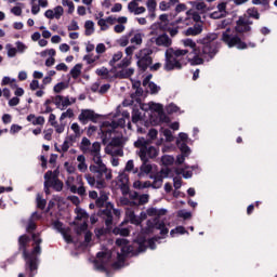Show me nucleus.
Segmentation results:
<instances>
[{
	"instance_id": "f257e3e1",
	"label": "nucleus",
	"mask_w": 277,
	"mask_h": 277,
	"mask_svg": "<svg viewBox=\"0 0 277 277\" xmlns=\"http://www.w3.org/2000/svg\"><path fill=\"white\" fill-rule=\"evenodd\" d=\"M197 42L198 44H201V47H198L192 39L182 40V44L190 50L187 55L188 64H190V66H201L205 64V58L209 57L210 60H213L220 51V42H217V34L215 32L208 34Z\"/></svg>"
},
{
	"instance_id": "f03ea898",
	"label": "nucleus",
	"mask_w": 277,
	"mask_h": 277,
	"mask_svg": "<svg viewBox=\"0 0 277 277\" xmlns=\"http://www.w3.org/2000/svg\"><path fill=\"white\" fill-rule=\"evenodd\" d=\"M34 241V247L29 250V246ZM42 238H40V233H32L31 237L24 234L18 237L17 246L18 252H22L23 259L25 261V269L28 272L29 277H34L38 274V265L40 264V254H42Z\"/></svg>"
},
{
	"instance_id": "7ed1b4c3",
	"label": "nucleus",
	"mask_w": 277,
	"mask_h": 277,
	"mask_svg": "<svg viewBox=\"0 0 277 277\" xmlns=\"http://www.w3.org/2000/svg\"><path fill=\"white\" fill-rule=\"evenodd\" d=\"M93 163L90 164L89 170L96 179V188L103 189L107 185L105 181H111V169L107 168V164L103 162L101 154L92 158Z\"/></svg>"
},
{
	"instance_id": "20e7f679",
	"label": "nucleus",
	"mask_w": 277,
	"mask_h": 277,
	"mask_svg": "<svg viewBox=\"0 0 277 277\" xmlns=\"http://www.w3.org/2000/svg\"><path fill=\"white\" fill-rule=\"evenodd\" d=\"M221 40L229 49L236 47V49H238L239 51H243L248 49V47H251V49H254V47H256V43L254 42L246 43V41L241 40V37H239L237 32L233 31L230 28H226V30L222 32Z\"/></svg>"
},
{
	"instance_id": "39448f33",
	"label": "nucleus",
	"mask_w": 277,
	"mask_h": 277,
	"mask_svg": "<svg viewBox=\"0 0 277 277\" xmlns=\"http://www.w3.org/2000/svg\"><path fill=\"white\" fill-rule=\"evenodd\" d=\"M111 209H114V205L108 202L106 203V208L101 212L106 227L95 229V236L97 237V239L109 235V233H111V230L114 229V216L111 215Z\"/></svg>"
},
{
	"instance_id": "423d86ee",
	"label": "nucleus",
	"mask_w": 277,
	"mask_h": 277,
	"mask_svg": "<svg viewBox=\"0 0 277 277\" xmlns=\"http://www.w3.org/2000/svg\"><path fill=\"white\" fill-rule=\"evenodd\" d=\"M150 141L149 140H145L144 137L138 138L134 145L136 148H140V159L141 161H148V159H155L157 157V155H159V149H157V147L155 146H149Z\"/></svg>"
},
{
	"instance_id": "0eeeda50",
	"label": "nucleus",
	"mask_w": 277,
	"mask_h": 277,
	"mask_svg": "<svg viewBox=\"0 0 277 277\" xmlns=\"http://www.w3.org/2000/svg\"><path fill=\"white\" fill-rule=\"evenodd\" d=\"M80 150L83 153V155H90V157L93 159L94 157H98V155H101V143L94 142L92 144L90 138L83 136L80 142Z\"/></svg>"
},
{
	"instance_id": "6e6552de",
	"label": "nucleus",
	"mask_w": 277,
	"mask_h": 277,
	"mask_svg": "<svg viewBox=\"0 0 277 277\" xmlns=\"http://www.w3.org/2000/svg\"><path fill=\"white\" fill-rule=\"evenodd\" d=\"M153 50L145 48L143 50H141L137 54V66L140 68V70H142V72H146V70H148V67L151 66L153 64Z\"/></svg>"
},
{
	"instance_id": "1a4fd4ad",
	"label": "nucleus",
	"mask_w": 277,
	"mask_h": 277,
	"mask_svg": "<svg viewBox=\"0 0 277 277\" xmlns=\"http://www.w3.org/2000/svg\"><path fill=\"white\" fill-rule=\"evenodd\" d=\"M65 185L71 194H78V196H81V197L88 196L85 192V186H83V180L81 179V176H77L76 184H75V177L69 176L65 182Z\"/></svg>"
},
{
	"instance_id": "9d476101",
	"label": "nucleus",
	"mask_w": 277,
	"mask_h": 277,
	"mask_svg": "<svg viewBox=\"0 0 277 277\" xmlns=\"http://www.w3.org/2000/svg\"><path fill=\"white\" fill-rule=\"evenodd\" d=\"M172 53V48L167 49L164 53L163 68L164 70H167V72H170L171 70H181V68H183V64H181V61L176 60V57H174Z\"/></svg>"
},
{
	"instance_id": "9b49d317",
	"label": "nucleus",
	"mask_w": 277,
	"mask_h": 277,
	"mask_svg": "<svg viewBox=\"0 0 277 277\" xmlns=\"http://www.w3.org/2000/svg\"><path fill=\"white\" fill-rule=\"evenodd\" d=\"M45 174H48V185L54 189V192H62L64 189V182L57 177L60 172L57 170L54 171H48Z\"/></svg>"
},
{
	"instance_id": "f8f14e48",
	"label": "nucleus",
	"mask_w": 277,
	"mask_h": 277,
	"mask_svg": "<svg viewBox=\"0 0 277 277\" xmlns=\"http://www.w3.org/2000/svg\"><path fill=\"white\" fill-rule=\"evenodd\" d=\"M78 120L81 124H88L90 121L96 122V120H98V115H96L92 109H82L78 116Z\"/></svg>"
},
{
	"instance_id": "ddd939ff",
	"label": "nucleus",
	"mask_w": 277,
	"mask_h": 277,
	"mask_svg": "<svg viewBox=\"0 0 277 277\" xmlns=\"http://www.w3.org/2000/svg\"><path fill=\"white\" fill-rule=\"evenodd\" d=\"M186 17H180L175 21L176 25H179V23H184V25H189V21H194L195 23H200L201 17L200 14L198 12H195L194 10H189L186 12Z\"/></svg>"
},
{
	"instance_id": "4468645a",
	"label": "nucleus",
	"mask_w": 277,
	"mask_h": 277,
	"mask_svg": "<svg viewBox=\"0 0 277 277\" xmlns=\"http://www.w3.org/2000/svg\"><path fill=\"white\" fill-rule=\"evenodd\" d=\"M148 226L150 228H156V230H160L162 237H166V235L170 233V229L166 227V222L159 220V217L154 219L151 223L149 221Z\"/></svg>"
},
{
	"instance_id": "2eb2a0df",
	"label": "nucleus",
	"mask_w": 277,
	"mask_h": 277,
	"mask_svg": "<svg viewBox=\"0 0 277 277\" xmlns=\"http://www.w3.org/2000/svg\"><path fill=\"white\" fill-rule=\"evenodd\" d=\"M155 44L157 47H164V49H170V47H172V39L170 36H168V34H162L155 38Z\"/></svg>"
},
{
	"instance_id": "dca6fc26",
	"label": "nucleus",
	"mask_w": 277,
	"mask_h": 277,
	"mask_svg": "<svg viewBox=\"0 0 277 277\" xmlns=\"http://www.w3.org/2000/svg\"><path fill=\"white\" fill-rule=\"evenodd\" d=\"M235 31L236 34H248V31H252V27L246 25V18L239 17L236 22Z\"/></svg>"
},
{
	"instance_id": "f3484780",
	"label": "nucleus",
	"mask_w": 277,
	"mask_h": 277,
	"mask_svg": "<svg viewBox=\"0 0 277 277\" xmlns=\"http://www.w3.org/2000/svg\"><path fill=\"white\" fill-rule=\"evenodd\" d=\"M26 120L28 122H31V124H34V127H43L44 122H47V120L44 119V117L42 116H39V117H36V115L34 114H30L26 117Z\"/></svg>"
},
{
	"instance_id": "a211bd4d",
	"label": "nucleus",
	"mask_w": 277,
	"mask_h": 277,
	"mask_svg": "<svg viewBox=\"0 0 277 277\" xmlns=\"http://www.w3.org/2000/svg\"><path fill=\"white\" fill-rule=\"evenodd\" d=\"M126 217L130 221V224H134L135 226H140V224H142V219L135 215V212L133 210L128 209L126 211Z\"/></svg>"
},
{
	"instance_id": "6ab92c4d",
	"label": "nucleus",
	"mask_w": 277,
	"mask_h": 277,
	"mask_svg": "<svg viewBox=\"0 0 277 277\" xmlns=\"http://www.w3.org/2000/svg\"><path fill=\"white\" fill-rule=\"evenodd\" d=\"M131 252H133V249L131 248V246L126 245L121 247V252L117 253L118 261H121V263H124V259H127V256H129Z\"/></svg>"
},
{
	"instance_id": "aec40b11",
	"label": "nucleus",
	"mask_w": 277,
	"mask_h": 277,
	"mask_svg": "<svg viewBox=\"0 0 277 277\" xmlns=\"http://www.w3.org/2000/svg\"><path fill=\"white\" fill-rule=\"evenodd\" d=\"M200 34H202V25L200 24L194 25L185 31V36H200Z\"/></svg>"
},
{
	"instance_id": "412c9836",
	"label": "nucleus",
	"mask_w": 277,
	"mask_h": 277,
	"mask_svg": "<svg viewBox=\"0 0 277 277\" xmlns=\"http://www.w3.org/2000/svg\"><path fill=\"white\" fill-rule=\"evenodd\" d=\"M162 185H163V175L161 174L154 175V182L151 183V187L154 189H161Z\"/></svg>"
},
{
	"instance_id": "4be33fe9",
	"label": "nucleus",
	"mask_w": 277,
	"mask_h": 277,
	"mask_svg": "<svg viewBox=\"0 0 277 277\" xmlns=\"http://www.w3.org/2000/svg\"><path fill=\"white\" fill-rule=\"evenodd\" d=\"M81 68H83V65L81 64H76L71 70H70V75L72 77V79H79V77L81 76Z\"/></svg>"
},
{
	"instance_id": "5701e85b",
	"label": "nucleus",
	"mask_w": 277,
	"mask_h": 277,
	"mask_svg": "<svg viewBox=\"0 0 277 277\" xmlns=\"http://www.w3.org/2000/svg\"><path fill=\"white\" fill-rule=\"evenodd\" d=\"M84 36H92L94 34V22L93 21H87L84 23Z\"/></svg>"
},
{
	"instance_id": "b1692460",
	"label": "nucleus",
	"mask_w": 277,
	"mask_h": 277,
	"mask_svg": "<svg viewBox=\"0 0 277 277\" xmlns=\"http://www.w3.org/2000/svg\"><path fill=\"white\" fill-rule=\"evenodd\" d=\"M114 235H120L121 237H129V235H131V232L129 230V228H124V227H115L113 229Z\"/></svg>"
},
{
	"instance_id": "393cba45",
	"label": "nucleus",
	"mask_w": 277,
	"mask_h": 277,
	"mask_svg": "<svg viewBox=\"0 0 277 277\" xmlns=\"http://www.w3.org/2000/svg\"><path fill=\"white\" fill-rule=\"evenodd\" d=\"M107 200H109L107 194L101 193L100 197L95 201V205L96 207L102 208L104 205H107Z\"/></svg>"
},
{
	"instance_id": "a878e982",
	"label": "nucleus",
	"mask_w": 277,
	"mask_h": 277,
	"mask_svg": "<svg viewBox=\"0 0 277 277\" xmlns=\"http://www.w3.org/2000/svg\"><path fill=\"white\" fill-rule=\"evenodd\" d=\"M36 202H37V209H40L41 211H44V209H47V199H42L41 194L37 195Z\"/></svg>"
},
{
	"instance_id": "bb28decb",
	"label": "nucleus",
	"mask_w": 277,
	"mask_h": 277,
	"mask_svg": "<svg viewBox=\"0 0 277 277\" xmlns=\"http://www.w3.org/2000/svg\"><path fill=\"white\" fill-rule=\"evenodd\" d=\"M148 200H149V196L148 195H146V194L138 195V200L134 201L133 205L135 207H142V205H147Z\"/></svg>"
},
{
	"instance_id": "cd10ccee",
	"label": "nucleus",
	"mask_w": 277,
	"mask_h": 277,
	"mask_svg": "<svg viewBox=\"0 0 277 277\" xmlns=\"http://www.w3.org/2000/svg\"><path fill=\"white\" fill-rule=\"evenodd\" d=\"M185 234L188 235L189 232H187V229H185L184 226H177V227L171 229V232H170L171 237H174V235H185Z\"/></svg>"
},
{
	"instance_id": "c85d7f7f",
	"label": "nucleus",
	"mask_w": 277,
	"mask_h": 277,
	"mask_svg": "<svg viewBox=\"0 0 277 277\" xmlns=\"http://www.w3.org/2000/svg\"><path fill=\"white\" fill-rule=\"evenodd\" d=\"M141 120H142V111H140V109H133L132 110L133 124H137V122H141Z\"/></svg>"
},
{
	"instance_id": "c756f323",
	"label": "nucleus",
	"mask_w": 277,
	"mask_h": 277,
	"mask_svg": "<svg viewBox=\"0 0 277 277\" xmlns=\"http://www.w3.org/2000/svg\"><path fill=\"white\" fill-rule=\"evenodd\" d=\"M76 213H77V220H88V217H90L88 212H85V210L81 208H77Z\"/></svg>"
},
{
	"instance_id": "7c9ffc66",
	"label": "nucleus",
	"mask_w": 277,
	"mask_h": 277,
	"mask_svg": "<svg viewBox=\"0 0 277 277\" xmlns=\"http://www.w3.org/2000/svg\"><path fill=\"white\" fill-rule=\"evenodd\" d=\"M64 8H68V14H72L75 12V3L70 0H62Z\"/></svg>"
},
{
	"instance_id": "2f4dec72",
	"label": "nucleus",
	"mask_w": 277,
	"mask_h": 277,
	"mask_svg": "<svg viewBox=\"0 0 277 277\" xmlns=\"http://www.w3.org/2000/svg\"><path fill=\"white\" fill-rule=\"evenodd\" d=\"M43 179H44V183H43L44 194L47 196H50L51 195V186L49 184V174H44Z\"/></svg>"
},
{
	"instance_id": "473e14b6",
	"label": "nucleus",
	"mask_w": 277,
	"mask_h": 277,
	"mask_svg": "<svg viewBox=\"0 0 277 277\" xmlns=\"http://www.w3.org/2000/svg\"><path fill=\"white\" fill-rule=\"evenodd\" d=\"M122 60V52H117L113 55V58L109 61V66H116L117 62Z\"/></svg>"
},
{
	"instance_id": "72a5a7b5",
	"label": "nucleus",
	"mask_w": 277,
	"mask_h": 277,
	"mask_svg": "<svg viewBox=\"0 0 277 277\" xmlns=\"http://www.w3.org/2000/svg\"><path fill=\"white\" fill-rule=\"evenodd\" d=\"M53 12H54V18H56V21H60L62 16H64V8L62 5L54 8Z\"/></svg>"
},
{
	"instance_id": "f704fd0d",
	"label": "nucleus",
	"mask_w": 277,
	"mask_h": 277,
	"mask_svg": "<svg viewBox=\"0 0 277 277\" xmlns=\"http://www.w3.org/2000/svg\"><path fill=\"white\" fill-rule=\"evenodd\" d=\"M84 179L85 181L88 182V184L91 186V187H96V176L90 174V173H87L84 175Z\"/></svg>"
},
{
	"instance_id": "c9c22d12",
	"label": "nucleus",
	"mask_w": 277,
	"mask_h": 277,
	"mask_svg": "<svg viewBox=\"0 0 277 277\" xmlns=\"http://www.w3.org/2000/svg\"><path fill=\"white\" fill-rule=\"evenodd\" d=\"M148 161H143V164L141 166V172L143 174H150V172H153V166L147 164Z\"/></svg>"
},
{
	"instance_id": "e433bc0d",
	"label": "nucleus",
	"mask_w": 277,
	"mask_h": 277,
	"mask_svg": "<svg viewBox=\"0 0 277 277\" xmlns=\"http://www.w3.org/2000/svg\"><path fill=\"white\" fill-rule=\"evenodd\" d=\"M38 228V225H36V222H34V219H29L28 224L26 226V233H34Z\"/></svg>"
},
{
	"instance_id": "4c0bfd02",
	"label": "nucleus",
	"mask_w": 277,
	"mask_h": 277,
	"mask_svg": "<svg viewBox=\"0 0 277 277\" xmlns=\"http://www.w3.org/2000/svg\"><path fill=\"white\" fill-rule=\"evenodd\" d=\"M118 185H129V175L126 173L119 174Z\"/></svg>"
},
{
	"instance_id": "58836bf2",
	"label": "nucleus",
	"mask_w": 277,
	"mask_h": 277,
	"mask_svg": "<svg viewBox=\"0 0 277 277\" xmlns=\"http://www.w3.org/2000/svg\"><path fill=\"white\" fill-rule=\"evenodd\" d=\"M147 85L150 94H159V90H161V87L157 85L155 82H149Z\"/></svg>"
},
{
	"instance_id": "ea45409f",
	"label": "nucleus",
	"mask_w": 277,
	"mask_h": 277,
	"mask_svg": "<svg viewBox=\"0 0 277 277\" xmlns=\"http://www.w3.org/2000/svg\"><path fill=\"white\" fill-rule=\"evenodd\" d=\"M172 55L174 56V57H183V55H187V53L189 54V50H187V49H185V50H181V49H179V50H174L173 48H172Z\"/></svg>"
},
{
	"instance_id": "a19ab883",
	"label": "nucleus",
	"mask_w": 277,
	"mask_h": 277,
	"mask_svg": "<svg viewBox=\"0 0 277 277\" xmlns=\"http://www.w3.org/2000/svg\"><path fill=\"white\" fill-rule=\"evenodd\" d=\"M53 228H55L57 233H61V235L66 230V228L64 227V223H62V221H55L53 223Z\"/></svg>"
},
{
	"instance_id": "79ce46f5",
	"label": "nucleus",
	"mask_w": 277,
	"mask_h": 277,
	"mask_svg": "<svg viewBox=\"0 0 277 277\" xmlns=\"http://www.w3.org/2000/svg\"><path fill=\"white\" fill-rule=\"evenodd\" d=\"M180 150H181L182 155H186L188 157L192 153V149L189 148V146H187V143H181Z\"/></svg>"
},
{
	"instance_id": "37998d69",
	"label": "nucleus",
	"mask_w": 277,
	"mask_h": 277,
	"mask_svg": "<svg viewBox=\"0 0 277 277\" xmlns=\"http://www.w3.org/2000/svg\"><path fill=\"white\" fill-rule=\"evenodd\" d=\"M142 34L136 32L134 36L130 39L131 44H142Z\"/></svg>"
},
{
	"instance_id": "c03bdc74",
	"label": "nucleus",
	"mask_w": 277,
	"mask_h": 277,
	"mask_svg": "<svg viewBox=\"0 0 277 277\" xmlns=\"http://www.w3.org/2000/svg\"><path fill=\"white\" fill-rule=\"evenodd\" d=\"M131 38V34L122 36L119 40H118V44L119 47H127L129 44V40Z\"/></svg>"
},
{
	"instance_id": "a18cd8bd",
	"label": "nucleus",
	"mask_w": 277,
	"mask_h": 277,
	"mask_svg": "<svg viewBox=\"0 0 277 277\" xmlns=\"http://www.w3.org/2000/svg\"><path fill=\"white\" fill-rule=\"evenodd\" d=\"M148 12H156L157 10V0H147L146 2Z\"/></svg>"
},
{
	"instance_id": "49530a36",
	"label": "nucleus",
	"mask_w": 277,
	"mask_h": 277,
	"mask_svg": "<svg viewBox=\"0 0 277 277\" xmlns=\"http://www.w3.org/2000/svg\"><path fill=\"white\" fill-rule=\"evenodd\" d=\"M72 116H75V113L71 108H68L65 113H62L60 121L62 122V120H66V118H72Z\"/></svg>"
},
{
	"instance_id": "de8ad7c7",
	"label": "nucleus",
	"mask_w": 277,
	"mask_h": 277,
	"mask_svg": "<svg viewBox=\"0 0 277 277\" xmlns=\"http://www.w3.org/2000/svg\"><path fill=\"white\" fill-rule=\"evenodd\" d=\"M97 25L101 27L102 31H107V29H109V25H107V18H100L97 21Z\"/></svg>"
},
{
	"instance_id": "09e8293b",
	"label": "nucleus",
	"mask_w": 277,
	"mask_h": 277,
	"mask_svg": "<svg viewBox=\"0 0 277 277\" xmlns=\"http://www.w3.org/2000/svg\"><path fill=\"white\" fill-rule=\"evenodd\" d=\"M6 50H8V57H16V53H17L16 48H14V47H12V44L8 43Z\"/></svg>"
},
{
	"instance_id": "8fccbe9b",
	"label": "nucleus",
	"mask_w": 277,
	"mask_h": 277,
	"mask_svg": "<svg viewBox=\"0 0 277 277\" xmlns=\"http://www.w3.org/2000/svg\"><path fill=\"white\" fill-rule=\"evenodd\" d=\"M161 161L163 166H172V163H174V157L168 155L162 156Z\"/></svg>"
},
{
	"instance_id": "3c124183",
	"label": "nucleus",
	"mask_w": 277,
	"mask_h": 277,
	"mask_svg": "<svg viewBox=\"0 0 277 277\" xmlns=\"http://www.w3.org/2000/svg\"><path fill=\"white\" fill-rule=\"evenodd\" d=\"M248 14H249L250 18H255V21H259V18H261V14L259 13V11L256 9H249Z\"/></svg>"
},
{
	"instance_id": "603ef678",
	"label": "nucleus",
	"mask_w": 277,
	"mask_h": 277,
	"mask_svg": "<svg viewBox=\"0 0 277 277\" xmlns=\"http://www.w3.org/2000/svg\"><path fill=\"white\" fill-rule=\"evenodd\" d=\"M176 174H182L185 179H192L194 173L192 171H185V169H177Z\"/></svg>"
},
{
	"instance_id": "864d4df0",
	"label": "nucleus",
	"mask_w": 277,
	"mask_h": 277,
	"mask_svg": "<svg viewBox=\"0 0 277 277\" xmlns=\"http://www.w3.org/2000/svg\"><path fill=\"white\" fill-rule=\"evenodd\" d=\"M57 153H68V148H70V143L68 141H64L61 146V149L55 147Z\"/></svg>"
},
{
	"instance_id": "5fc2aeb1",
	"label": "nucleus",
	"mask_w": 277,
	"mask_h": 277,
	"mask_svg": "<svg viewBox=\"0 0 277 277\" xmlns=\"http://www.w3.org/2000/svg\"><path fill=\"white\" fill-rule=\"evenodd\" d=\"M96 75L98 77H108L109 76V69H107L106 67H102L100 69H96Z\"/></svg>"
},
{
	"instance_id": "6e6d98bb",
	"label": "nucleus",
	"mask_w": 277,
	"mask_h": 277,
	"mask_svg": "<svg viewBox=\"0 0 277 277\" xmlns=\"http://www.w3.org/2000/svg\"><path fill=\"white\" fill-rule=\"evenodd\" d=\"M54 92L55 94H60L62 90H66V83L65 82H58L57 84L54 85Z\"/></svg>"
},
{
	"instance_id": "4d7b16f0",
	"label": "nucleus",
	"mask_w": 277,
	"mask_h": 277,
	"mask_svg": "<svg viewBox=\"0 0 277 277\" xmlns=\"http://www.w3.org/2000/svg\"><path fill=\"white\" fill-rule=\"evenodd\" d=\"M71 131H74L76 137H79V135H81V127H79V123L77 122L72 123Z\"/></svg>"
},
{
	"instance_id": "13d9d810",
	"label": "nucleus",
	"mask_w": 277,
	"mask_h": 277,
	"mask_svg": "<svg viewBox=\"0 0 277 277\" xmlns=\"http://www.w3.org/2000/svg\"><path fill=\"white\" fill-rule=\"evenodd\" d=\"M44 133V140H47V142H51V140H53V129H48L43 131Z\"/></svg>"
},
{
	"instance_id": "bf43d9fd",
	"label": "nucleus",
	"mask_w": 277,
	"mask_h": 277,
	"mask_svg": "<svg viewBox=\"0 0 277 277\" xmlns=\"http://www.w3.org/2000/svg\"><path fill=\"white\" fill-rule=\"evenodd\" d=\"M94 265H95L96 269H98V272L107 273V267H105V263L100 262V261H95Z\"/></svg>"
},
{
	"instance_id": "052dcab7",
	"label": "nucleus",
	"mask_w": 277,
	"mask_h": 277,
	"mask_svg": "<svg viewBox=\"0 0 277 277\" xmlns=\"http://www.w3.org/2000/svg\"><path fill=\"white\" fill-rule=\"evenodd\" d=\"M67 200H70V202L72 205H75L76 207H79V205H81V200L79 199V197L72 195V196H68Z\"/></svg>"
},
{
	"instance_id": "680f3d73",
	"label": "nucleus",
	"mask_w": 277,
	"mask_h": 277,
	"mask_svg": "<svg viewBox=\"0 0 277 277\" xmlns=\"http://www.w3.org/2000/svg\"><path fill=\"white\" fill-rule=\"evenodd\" d=\"M177 215H179V217H183V220H189V217H192V212L181 210V211H179Z\"/></svg>"
},
{
	"instance_id": "e2e57ef3",
	"label": "nucleus",
	"mask_w": 277,
	"mask_h": 277,
	"mask_svg": "<svg viewBox=\"0 0 277 277\" xmlns=\"http://www.w3.org/2000/svg\"><path fill=\"white\" fill-rule=\"evenodd\" d=\"M61 235L65 239L66 243H72V236H70V234H68L67 229H65Z\"/></svg>"
},
{
	"instance_id": "0e129e2a",
	"label": "nucleus",
	"mask_w": 277,
	"mask_h": 277,
	"mask_svg": "<svg viewBox=\"0 0 277 277\" xmlns=\"http://www.w3.org/2000/svg\"><path fill=\"white\" fill-rule=\"evenodd\" d=\"M176 111H179V106L175 104H170L167 106V114H176Z\"/></svg>"
},
{
	"instance_id": "69168bd1",
	"label": "nucleus",
	"mask_w": 277,
	"mask_h": 277,
	"mask_svg": "<svg viewBox=\"0 0 277 277\" xmlns=\"http://www.w3.org/2000/svg\"><path fill=\"white\" fill-rule=\"evenodd\" d=\"M137 2H135V1H131V2H129V4H128V10H129V12L131 13V14H134V12H135V10L137 9Z\"/></svg>"
},
{
	"instance_id": "338daca9",
	"label": "nucleus",
	"mask_w": 277,
	"mask_h": 277,
	"mask_svg": "<svg viewBox=\"0 0 277 277\" xmlns=\"http://www.w3.org/2000/svg\"><path fill=\"white\" fill-rule=\"evenodd\" d=\"M120 202H121V205H123L126 207H135L133 205V202H135V201H132L131 199H129L127 197L121 198Z\"/></svg>"
},
{
	"instance_id": "774afa93",
	"label": "nucleus",
	"mask_w": 277,
	"mask_h": 277,
	"mask_svg": "<svg viewBox=\"0 0 277 277\" xmlns=\"http://www.w3.org/2000/svg\"><path fill=\"white\" fill-rule=\"evenodd\" d=\"M183 180H181V177H174L173 179V187L174 189H181Z\"/></svg>"
}]
</instances>
